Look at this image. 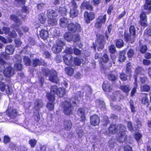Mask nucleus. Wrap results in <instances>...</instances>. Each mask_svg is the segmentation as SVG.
Returning <instances> with one entry per match:
<instances>
[{
    "instance_id": "1",
    "label": "nucleus",
    "mask_w": 151,
    "mask_h": 151,
    "mask_svg": "<svg viewBox=\"0 0 151 151\" xmlns=\"http://www.w3.org/2000/svg\"><path fill=\"white\" fill-rule=\"evenodd\" d=\"M126 130V126L121 124H116L111 123L108 128V132L110 134H115L119 131L120 135L117 137L116 139L117 141L122 143L125 141L127 139V135L125 133Z\"/></svg>"
},
{
    "instance_id": "2",
    "label": "nucleus",
    "mask_w": 151,
    "mask_h": 151,
    "mask_svg": "<svg viewBox=\"0 0 151 151\" xmlns=\"http://www.w3.org/2000/svg\"><path fill=\"white\" fill-rule=\"evenodd\" d=\"M67 29L68 32H66L64 35V38L67 41H72V33H79L82 31V28L80 24L77 22H71L68 24Z\"/></svg>"
},
{
    "instance_id": "3",
    "label": "nucleus",
    "mask_w": 151,
    "mask_h": 151,
    "mask_svg": "<svg viewBox=\"0 0 151 151\" xmlns=\"http://www.w3.org/2000/svg\"><path fill=\"white\" fill-rule=\"evenodd\" d=\"M106 43L105 37L102 35L99 34L96 35V38L95 40V44L93 43L91 48H93L95 52L96 50V47L98 51H101L103 50Z\"/></svg>"
},
{
    "instance_id": "4",
    "label": "nucleus",
    "mask_w": 151,
    "mask_h": 151,
    "mask_svg": "<svg viewBox=\"0 0 151 151\" xmlns=\"http://www.w3.org/2000/svg\"><path fill=\"white\" fill-rule=\"evenodd\" d=\"M10 19L15 23V24L12 25L13 27L15 29L19 35H22L23 33L19 27L22 24V22L16 15L12 14L10 15Z\"/></svg>"
},
{
    "instance_id": "5",
    "label": "nucleus",
    "mask_w": 151,
    "mask_h": 151,
    "mask_svg": "<svg viewBox=\"0 0 151 151\" xmlns=\"http://www.w3.org/2000/svg\"><path fill=\"white\" fill-rule=\"evenodd\" d=\"M51 94H56L59 97H63L66 94V90L63 87H59L56 85H53L51 86L50 92Z\"/></svg>"
},
{
    "instance_id": "6",
    "label": "nucleus",
    "mask_w": 151,
    "mask_h": 151,
    "mask_svg": "<svg viewBox=\"0 0 151 151\" xmlns=\"http://www.w3.org/2000/svg\"><path fill=\"white\" fill-rule=\"evenodd\" d=\"M62 105L63 112L65 115L68 116L73 114L74 108L70 102L65 101L62 102Z\"/></svg>"
},
{
    "instance_id": "7",
    "label": "nucleus",
    "mask_w": 151,
    "mask_h": 151,
    "mask_svg": "<svg viewBox=\"0 0 151 151\" xmlns=\"http://www.w3.org/2000/svg\"><path fill=\"white\" fill-rule=\"evenodd\" d=\"M46 97L49 101L47 104V108L50 111L53 110L55 100V96L54 94H51V93H47L46 95Z\"/></svg>"
},
{
    "instance_id": "8",
    "label": "nucleus",
    "mask_w": 151,
    "mask_h": 151,
    "mask_svg": "<svg viewBox=\"0 0 151 151\" xmlns=\"http://www.w3.org/2000/svg\"><path fill=\"white\" fill-rule=\"evenodd\" d=\"M107 15L106 14H102L99 15L96 18L95 27L98 29H100L102 27L103 24H104L106 22Z\"/></svg>"
},
{
    "instance_id": "9",
    "label": "nucleus",
    "mask_w": 151,
    "mask_h": 151,
    "mask_svg": "<svg viewBox=\"0 0 151 151\" xmlns=\"http://www.w3.org/2000/svg\"><path fill=\"white\" fill-rule=\"evenodd\" d=\"M147 14H148L147 12H145L142 9L139 14V24L142 27H144L148 26V24L147 23Z\"/></svg>"
},
{
    "instance_id": "10",
    "label": "nucleus",
    "mask_w": 151,
    "mask_h": 151,
    "mask_svg": "<svg viewBox=\"0 0 151 151\" xmlns=\"http://www.w3.org/2000/svg\"><path fill=\"white\" fill-rule=\"evenodd\" d=\"M95 17V13L92 12H88L87 11H85L84 13V18L85 22L87 24H89L91 21L93 20Z\"/></svg>"
},
{
    "instance_id": "11",
    "label": "nucleus",
    "mask_w": 151,
    "mask_h": 151,
    "mask_svg": "<svg viewBox=\"0 0 151 151\" xmlns=\"http://www.w3.org/2000/svg\"><path fill=\"white\" fill-rule=\"evenodd\" d=\"M0 90L2 92L5 91L8 95L12 94V88L9 85H6L3 82L0 83Z\"/></svg>"
},
{
    "instance_id": "12",
    "label": "nucleus",
    "mask_w": 151,
    "mask_h": 151,
    "mask_svg": "<svg viewBox=\"0 0 151 151\" xmlns=\"http://www.w3.org/2000/svg\"><path fill=\"white\" fill-rule=\"evenodd\" d=\"M100 122L99 116L96 114L92 115L90 117V123L91 125L94 126L99 125Z\"/></svg>"
},
{
    "instance_id": "13",
    "label": "nucleus",
    "mask_w": 151,
    "mask_h": 151,
    "mask_svg": "<svg viewBox=\"0 0 151 151\" xmlns=\"http://www.w3.org/2000/svg\"><path fill=\"white\" fill-rule=\"evenodd\" d=\"M9 66L4 70L3 73L5 76L7 77H10L14 75V71L13 68L11 66V64L9 63Z\"/></svg>"
},
{
    "instance_id": "14",
    "label": "nucleus",
    "mask_w": 151,
    "mask_h": 151,
    "mask_svg": "<svg viewBox=\"0 0 151 151\" xmlns=\"http://www.w3.org/2000/svg\"><path fill=\"white\" fill-rule=\"evenodd\" d=\"M49 80L51 82L56 84H58L59 82V79L56 71L53 70L49 76Z\"/></svg>"
},
{
    "instance_id": "15",
    "label": "nucleus",
    "mask_w": 151,
    "mask_h": 151,
    "mask_svg": "<svg viewBox=\"0 0 151 151\" xmlns=\"http://www.w3.org/2000/svg\"><path fill=\"white\" fill-rule=\"evenodd\" d=\"M141 95V103L142 104L148 107L150 105V103L148 97V94L146 93H142Z\"/></svg>"
},
{
    "instance_id": "16",
    "label": "nucleus",
    "mask_w": 151,
    "mask_h": 151,
    "mask_svg": "<svg viewBox=\"0 0 151 151\" xmlns=\"http://www.w3.org/2000/svg\"><path fill=\"white\" fill-rule=\"evenodd\" d=\"M101 63L105 64L108 62L107 66L109 67H110L112 66V61L111 60H109V56L106 53H104L101 57Z\"/></svg>"
},
{
    "instance_id": "17",
    "label": "nucleus",
    "mask_w": 151,
    "mask_h": 151,
    "mask_svg": "<svg viewBox=\"0 0 151 151\" xmlns=\"http://www.w3.org/2000/svg\"><path fill=\"white\" fill-rule=\"evenodd\" d=\"M80 8L81 9H85L90 11L93 10V7L88 1H84L80 6Z\"/></svg>"
},
{
    "instance_id": "18",
    "label": "nucleus",
    "mask_w": 151,
    "mask_h": 151,
    "mask_svg": "<svg viewBox=\"0 0 151 151\" xmlns=\"http://www.w3.org/2000/svg\"><path fill=\"white\" fill-rule=\"evenodd\" d=\"M17 110L15 109L8 108L6 110L7 114L11 118H15L17 115Z\"/></svg>"
},
{
    "instance_id": "19",
    "label": "nucleus",
    "mask_w": 151,
    "mask_h": 151,
    "mask_svg": "<svg viewBox=\"0 0 151 151\" xmlns=\"http://www.w3.org/2000/svg\"><path fill=\"white\" fill-rule=\"evenodd\" d=\"M142 7H143V10L146 11L147 14L151 13V0H145L144 4Z\"/></svg>"
},
{
    "instance_id": "20",
    "label": "nucleus",
    "mask_w": 151,
    "mask_h": 151,
    "mask_svg": "<svg viewBox=\"0 0 151 151\" xmlns=\"http://www.w3.org/2000/svg\"><path fill=\"white\" fill-rule=\"evenodd\" d=\"M63 124L64 129L66 131H70L72 128L73 125L70 119L64 120Z\"/></svg>"
},
{
    "instance_id": "21",
    "label": "nucleus",
    "mask_w": 151,
    "mask_h": 151,
    "mask_svg": "<svg viewBox=\"0 0 151 151\" xmlns=\"http://www.w3.org/2000/svg\"><path fill=\"white\" fill-rule=\"evenodd\" d=\"M63 61L65 64L67 65L72 64L73 62V58L72 55H65L63 56Z\"/></svg>"
},
{
    "instance_id": "22",
    "label": "nucleus",
    "mask_w": 151,
    "mask_h": 151,
    "mask_svg": "<svg viewBox=\"0 0 151 151\" xmlns=\"http://www.w3.org/2000/svg\"><path fill=\"white\" fill-rule=\"evenodd\" d=\"M39 35L42 39L46 40L49 37L48 32L47 30L42 29L40 32Z\"/></svg>"
},
{
    "instance_id": "23",
    "label": "nucleus",
    "mask_w": 151,
    "mask_h": 151,
    "mask_svg": "<svg viewBox=\"0 0 151 151\" xmlns=\"http://www.w3.org/2000/svg\"><path fill=\"white\" fill-rule=\"evenodd\" d=\"M43 103L42 101L40 99H36L34 102V108L37 109L38 111L40 108H42Z\"/></svg>"
},
{
    "instance_id": "24",
    "label": "nucleus",
    "mask_w": 151,
    "mask_h": 151,
    "mask_svg": "<svg viewBox=\"0 0 151 151\" xmlns=\"http://www.w3.org/2000/svg\"><path fill=\"white\" fill-rule=\"evenodd\" d=\"M47 15L48 18L56 17L58 16V14L56 12L51 9H49L47 10Z\"/></svg>"
},
{
    "instance_id": "25",
    "label": "nucleus",
    "mask_w": 151,
    "mask_h": 151,
    "mask_svg": "<svg viewBox=\"0 0 151 151\" xmlns=\"http://www.w3.org/2000/svg\"><path fill=\"white\" fill-rule=\"evenodd\" d=\"M95 103L101 110H105L106 109L105 103L103 101L97 99L95 101Z\"/></svg>"
},
{
    "instance_id": "26",
    "label": "nucleus",
    "mask_w": 151,
    "mask_h": 151,
    "mask_svg": "<svg viewBox=\"0 0 151 151\" xmlns=\"http://www.w3.org/2000/svg\"><path fill=\"white\" fill-rule=\"evenodd\" d=\"M14 49L12 45H8L5 47V52L6 54L12 55L14 52Z\"/></svg>"
},
{
    "instance_id": "27",
    "label": "nucleus",
    "mask_w": 151,
    "mask_h": 151,
    "mask_svg": "<svg viewBox=\"0 0 151 151\" xmlns=\"http://www.w3.org/2000/svg\"><path fill=\"white\" fill-rule=\"evenodd\" d=\"M115 45L118 48H121L124 46V43L123 40L121 39H117L115 40Z\"/></svg>"
},
{
    "instance_id": "28",
    "label": "nucleus",
    "mask_w": 151,
    "mask_h": 151,
    "mask_svg": "<svg viewBox=\"0 0 151 151\" xmlns=\"http://www.w3.org/2000/svg\"><path fill=\"white\" fill-rule=\"evenodd\" d=\"M134 37L133 38H131V35L128 33H124V38L125 41L127 42L131 43H132L135 41V39Z\"/></svg>"
},
{
    "instance_id": "29",
    "label": "nucleus",
    "mask_w": 151,
    "mask_h": 151,
    "mask_svg": "<svg viewBox=\"0 0 151 151\" xmlns=\"http://www.w3.org/2000/svg\"><path fill=\"white\" fill-rule=\"evenodd\" d=\"M77 9H70L69 14L70 17L74 18L78 16L79 11Z\"/></svg>"
},
{
    "instance_id": "30",
    "label": "nucleus",
    "mask_w": 151,
    "mask_h": 151,
    "mask_svg": "<svg viewBox=\"0 0 151 151\" xmlns=\"http://www.w3.org/2000/svg\"><path fill=\"white\" fill-rule=\"evenodd\" d=\"M103 90L106 92H111L112 88L111 85L109 83H105L104 82L102 85Z\"/></svg>"
},
{
    "instance_id": "31",
    "label": "nucleus",
    "mask_w": 151,
    "mask_h": 151,
    "mask_svg": "<svg viewBox=\"0 0 151 151\" xmlns=\"http://www.w3.org/2000/svg\"><path fill=\"white\" fill-rule=\"evenodd\" d=\"M63 48V47H60L59 46L56 45L55 44L52 47V50L53 53H58L60 52Z\"/></svg>"
},
{
    "instance_id": "32",
    "label": "nucleus",
    "mask_w": 151,
    "mask_h": 151,
    "mask_svg": "<svg viewBox=\"0 0 151 151\" xmlns=\"http://www.w3.org/2000/svg\"><path fill=\"white\" fill-rule=\"evenodd\" d=\"M53 70H50L48 68H43L42 69V75L46 77L48 75L50 76Z\"/></svg>"
},
{
    "instance_id": "33",
    "label": "nucleus",
    "mask_w": 151,
    "mask_h": 151,
    "mask_svg": "<svg viewBox=\"0 0 151 151\" xmlns=\"http://www.w3.org/2000/svg\"><path fill=\"white\" fill-rule=\"evenodd\" d=\"M151 86L147 84L140 87V90L142 92H149L151 91Z\"/></svg>"
},
{
    "instance_id": "34",
    "label": "nucleus",
    "mask_w": 151,
    "mask_h": 151,
    "mask_svg": "<svg viewBox=\"0 0 151 151\" xmlns=\"http://www.w3.org/2000/svg\"><path fill=\"white\" fill-rule=\"evenodd\" d=\"M68 22V20L67 18L63 17L60 19V25L62 27H65Z\"/></svg>"
},
{
    "instance_id": "35",
    "label": "nucleus",
    "mask_w": 151,
    "mask_h": 151,
    "mask_svg": "<svg viewBox=\"0 0 151 151\" xmlns=\"http://www.w3.org/2000/svg\"><path fill=\"white\" fill-rule=\"evenodd\" d=\"M120 89L124 93H128L130 90L129 86L126 85H122L120 86Z\"/></svg>"
},
{
    "instance_id": "36",
    "label": "nucleus",
    "mask_w": 151,
    "mask_h": 151,
    "mask_svg": "<svg viewBox=\"0 0 151 151\" xmlns=\"http://www.w3.org/2000/svg\"><path fill=\"white\" fill-rule=\"evenodd\" d=\"M119 77L120 80L122 81H125L128 80V76L127 74H125L124 72H122L119 74Z\"/></svg>"
},
{
    "instance_id": "37",
    "label": "nucleus",
    "mask_w": 151,
    "mask_h": 151,
    "mask_svg": "<svg viewBox=\"0 0 151 151\" xmlns=\"http://www.w3.org/2000/svg\"><path fill=\"white\" fill-rule=\"evenodd\" d=\"M55 44L56 45L59 46L63 48V47L65 45V43L64 41L63 38H58L56 41Z\"/></svg>"
},
{
    "instance_id": "38",
    "label": "nucleus",
    "mask_w": 151,
    "mask_h": 151,
    "mask_svg": "<svg viewBox=\"0 0 151 151\" xmlns=\"http://www.w3.org/2000/svg\"><path fill=\"white\" fill-rule=\"evenodd\" d=\"M48 24L50 25H55L57 24V19L56 17L48 18Z\"/></svg>"
},
{
    "instance_id": "39",
    "label": "nucleus",
    "mask_w": 151,
    "mask_h": 151,
    "mask_svg": "<svg viewBox=\"0 0 151 151\" xmlns=\"http://www.w3.org/2000/svg\"><path fill=\"white\" fill-rule=\"evenodd\" d=\"M81 40V37L78 33L72 34V41L76 42L80 41Z\"/></svg>"
},
{
    "instance_id": "40",
    "label": "nucleus",
    "mask_w": 151,
    "mask_h": 151,
    "mask_svg": "<svg viewBox=\"0 0 151 151\" xmlns=\"http://www.w3.org/2000/svg\"><path fill=\"white\" fill-rule=\"evenodd\" d=\"M126 59L125 56V53L122 52H120L119 53V61L121 62H124Z\"/></svg>"
},
{
    "instance_id": "41",
    "label": "nucleus",
    "mask_w": 151,
    "mask_h": 151,
    "mask_svg": "<svg viewBox=\"0 0 151 151\" xmlns=\"http://www.w3.org/2000/svg\"><path fill=\"white\" fill-rule=\"evenodd\" d=\"M73 62L74 66H79L81 65V61L79 58L76 57L73 60Z\"/></svg>"
},
{
    "instance_id": "42",
    "label": "nucleus",
    "mask_w": 151,
    "mask_h": 151,
    "mask_svg": "<svg viewBox=\"0 0 151 151\" xmlns=\"http://www.w3.org/2000/svg\"><path fill=\"white\" fill-rule=\"evenodd\" d=\"M65 70L67 75L71 76L74 73V70L73 68L69 67H65Z\"/></svg>"
},
{
    "instance_id": "43",
    "label": "nucleus",
    "mask_w": 151,
    "mask_h": 151,
    "mask_svg": "<svg viewBox=\"0 0 151 151\" xmlns=\"http://www.w3.org/2000/svg\"><path fill=\"white\" fill-rule=\"evenodd\" d=\"M132 66L131 63H128L126 65V74H130L132 72Z\"/></svg>"
},
{
    "instance_id": "44",
    "label": "nucleus",
    "mask_w": 151,
    "mask_h": 151,
    "mask_svg": "<svg viewBox=\"0 0 151 151\" xmlns=\"http://www.w3.org/2000/svg\"><path fill=\"white\" fill-rule=\"evenodd\" d=\"M37 141L35 139H30L29 141V144L30 145L31 148H34L36 145Z\"/></svg>"
},
{
    "instance_id": "45",
    "label": "nucleus",
    "mask_w": 151,
    "mask_h": 151,
    "mask_svg": "<svg viewBox=\"0 0 151 151\" xmlns=\"http://www.w3.org/2000/svg\"><path fill=\"white\" fill-rule=\"evenodd\" d=\"M144 35L147 37H148L151 36V26H150L145 30Z\"/></svg>"
},
{
    "instance_id": "46",
    "label": "nucleus",
    "mask_w": 151,
    "mask_h": 151,
    "mask_svg": "<svg viewBox=\"0 0 151 151\" xmlns=\"http://www.w3.org/2000/svg\"><path fill=\"white\" fill-rule=\"evenodd\" d=\"M40 60L38 58H35L32 60V65L34 67H36L38 65H40Z\"/></svg>"
},
{
    "instance_id": "47",
    "label": "nucleus",
    "mask_w": 151,
    "mask_h": 151,
    "mask_svg": "<svg viewBox=\"0 0 151 151\" xmlns=\"http://www.w3.org/2000/svg\"><path fill=\"white\" fill-rule=\"evenodd\" d=\"M136 30L134 27L133 25H131L129 28V32L130 35L133 36L135 37L136 35Z\"/></svg>"
},
{
    "instance_id": "48",
    "label": "nucleus",
    "mask_w": 151,
    "mask_h": 151,
    "mask_svg": "<svg viewBox=\"0 0 151 151\" xmlns=\"http://www.w3.org/2000/svg\"><path fill=\"white\" fill-rule=\"evenodd\" d=\"M134 54V51L131 48L128 50L127 53L128 57L129 59L131 60H132Z\"/></svg>"
},
{
    "instance_id": "49",
    "label": "nucleus",
    "mask_w": 151,
    "mask_h": 151,
    "mask_svg": "<svg viewBox=\"0 0 151 151\" xmlns=\"http://www.w3.org/2000/svg\"><path fill=\"white\" fill-rule=\"evenodd\" d=\"M69 5L70 7H72L71 9H76L78 7V6L75 0H71L69 3Z\"/></svg>"
},
{
    "instance_id": "50",
    "label": "nucleus",
    "mask_w": 151,
    "mask_h": 151,
    "mask_svg": "<svg viewBox=\"0 0 151 151\" xmlns=\"http://www.w3.org/2000/svg\"><path fill=\"white\" fill-rule=\"evenodd\" d=\"M108 78L109 80L112 81H115L117 79L116 76L112 73H110L109 75Z\"/></svg>"
},
{
    "instance_id": "51",
    "label": "nucleus",
    "mask_w": 151,
    "mask_h": 151,
    "mask_svg": "<svg viewBox=\"0 0 151 151\" xmlns=\"http://www.w3.org/2000/svg\"><path fill=\"white\" fill-rule=\"evenodd\" d=\"M135 83L136 85V86H134L132 89L131 92V96L132 97H133L134 96V95L135 94L136 92V89L137 88V78H135Z\"/></svg>"
},
{
    "instance_id": "52",
    "label": "nucleus",
    "mask_w": 151,
    "mask_h": 151,
    "mask_svg": "<svg viewBox=\"0 0 151 151\" xmlns=\"http://www.w3.org/2000/svg\"><path fill=\"white\" fill-rule=\"evenodd\" d=\"M109 52L110 53H115L116 52V47L114 45L111 44L109 47Z\"/></svg>"
},
{
    "instance_id": "53",
    "label": "nucleus",
    "mask_w": 151,
    "mask_h": 151,
    "mask_svg": "<svg viewBox=\"0 0 151 151\" xmlns=\"http://www.w3.org/2000/svg\"><path fill=\"white\" fill-rule=\"evenodd\" d=\"M147 50V46L146 45H142L140 47L139 51L142 54L145 53Z\"/></svg>"
},
{
    "instance_id": "54",
    "label": "nucleus",
    "mask_w": 151,
    "mask_h": 151,
    "mask_svg": "<svg viewBox=\"0 0 151 151\" xmlns=\"http://www.w3.org/2000/svg\"><path fill=\"white\" fill-rule=\"evenodd\" d=\"M129 103L131 112L132 113L135 112L136 110H135V107L134 105V102L132 100L130 99L129 101Z\"/></svg>"
},
{
    "instance_id": "55",
    "label": "nucleus",
    "mask_w": 151,
    "mask_h": 151,
    "mask_svg": "<svg viewBox=\"0 0 151 151\" xmlns=\"http://www.w3.org/2000/svg\"><path fill=\"white\" fill-rule=\"evenodd\" d=\"M38 19L40 22L43 24L45 23L46 21V18L40 14L38 16Z\"/></svg>"
},
{
    "instance_id": "56",
    "label": "nucleus",
    "mask_w": 151,
    "mask_h": 151,
    "mask_svg": "<svg viewBox=\"0 0 151 151\" xmlns=\"http://www.w3.org/2000/svg\"><path fill=\"white\" fill-rule=\"evenodd\" d=\"M142 137V134L139 132L136 133L134 135V139L138 142H139Z\"/></svg>"
},
{
    "instance_id": "57",
    "label": "nucleus",
    "mask_w": 151,
    "mask_h": 151,
    "mask_svg": "<svg viewBox=\"0 0 151 151\" xmlns=\"http://www.w3.org/2000/svg\"><path fill=\"white\" fill-rule=\"evenodd\" d=\"M14 41L16 47H18L21 46L22 42L20 39H15Z\"/></svg>"
},
{
    "instance_id": "58",
    "label": "nucleus",
    "mask_w": 151,
    "mask_h": 151,
    "mask_svg": "<svg viewBox=\"0 0 151 151\" xmlns=\"http://www.w3.org/2000/svg\"><path fill=\"white\" fill-rule=\"evenodd\" d=\"M24 61L26 65L29 66L30 65L31 62L30 59L27 57H24Z\"/></svg>"
},
{
    "instance_id": "59",
    "label": "nucleus",
    "mask_w": 151,
    "mask_h": 151,
    "mask_svg": "<svg viewBox=\"0 0 151 151\" xmlns=\"http://www.w3.org/2000/svg\"><path fill=\"white\" fill-rule=\"evenodd\" d=\"M14 68L18 71H21L22 69V65L20 63H16L14 65Z\"/></svg>"
},
{
    "instance_id": "60",
    "label": "nucleus",
    "mask_w": 151,
    "mask_h": 151,
    "mask_svg": "<svg viewBox=\"0 0 151 151\" xmlns=\"http://www.w3.org/2000/svg\"><path fill=\"white\" fill-rule=\"evenodd\" d=\"M110 56L112 60V64L115 63V62L116 61V59L117 58V55L115 54V53H111L110 54Z\"/></svg>"
},
{
    "instance_id": "61",
    "label": "nucleus",
    "mask_w": 151,
    "mask_h": 151,
    "mask_svg": "<svg viewBox=\"0 0 151 151\" xmlns=\"http://www.w3.org/2000/svg\"><path fill=\"white\" fill-rule=\"evenodd\" d=\"M9 37L14 38H15L17 36V34L16 32L13 30L11 31L9 33Z\"/></svg>"
},
{
    "instance_id": "62",
    "label": "nucleus",
    "mask_w": 151,
    "mask_h": 151,
    "mask_svg": "<svg viewBox=\"0 0 151 151\" xmlns=\"http://www.w3.org/2000/svg\"><path fill=\"white\" fill-rule=\"evenodd\" d=\"M64 52L67 54H71L73 53V50L70 47H66Z\"/></svg>"
},
{
    "instance_id": "63",
    "label": "nucleus",
    "mask_w": 151,
    "mask_h": 151,
    "mask_svg": "<svg viewBox=\"0 0 151 151\" xmlns=\"http://www.w3.org/2000/svg\"><path fill=\"white\" fill-rule=\"evenodd\" d=\"M127 127L128 129L131 132L134 131V128L133 127L132 124V122L130 121H129L127 123Z\"/></svg>"
},
{
    "instance_id": "64",
    "label": "nucleus",
    "mask_w": 151,
    "mask_h": 151,
    "mask_svg": "<svg viewBox=\"0 0 151 151\" xmlns=\"http://www.w3.org/2000/svg\"><path fill=\"white\" fill-rule=\"evenodd\" d=\"M46 147L45 145H41L39 147H37L35 149V151H45Z\"/></svg>"
}]
</instances>
